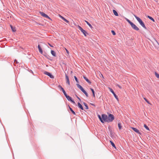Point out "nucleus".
I'll use <instances>...</instances> for the list:
<instances>
[{"label": "nucleus", "mask_w": 159, "mask_h": 159, "mask_svg": "<svg viewBox=\"0 0 159 159\" xmlns=\"http://www.w3.org/2000/svg\"><path fill=\"white\" fill-rule=\"evenodd\" d=\"M134 16L136 18V19H137V21H138V22L139 23V24L145 29H147V28L146 27L144 22H143V21L139 17L135 15H134Z\"/></svg>", "instance_id": "nucleus-1"}, {"label": "nucleus", "mask_w": 159, "mask_h": 159, "mask_svg": "<svg viewBox=\"0 0 159 159\" xmlns=\"http://www.w3.org/2000/svg\"><path fill=\"white\" fill-rule=\"evenodd\" d=\"M101 119L102 120H101L100 121L102 123H103L104 122L108 123L107 116V115L104 114H102Z\"/></svg>", "instance_id": "nucleus-2"}, {"label": "nucleus", "mask_w": 159, "mask_h": 159, "mask_svg": "<svg viewBox=\"0 0 159 159\" xmlns=\"http://www.w3.org/2000/svg\"><path fill=\"white\" fill-rule=\"evenodd\" d=\"M115 117L114 115L111 114H109L107 116L108 123L111 122L114 119Z\"/></svg>", "instance_id": "nucleus-3"}, {"label": "nucleus", "mask_w": 159, "mask_h": 159, "mask_svg": "<svg viewBox=\"0 0 159 159\" xmlns=\"http://www.w3.org/2000/svg\"><path fill=\"white\" fill-rule=\"evenodd\" d=\"M78 27V28L81 31V32L83 33V34H84V35L86 36H87V34H88V33L87 32L84 30L80 26L78 25L77 26Z\"/></svg>", "instance_id": "nucleus-4"}, {"label": "nucleus", "mask_w": 159, "mask_h": 159, "mask_svg": "<svg viewBox=\"0 0 159 159\" xmlns=\"http://www.w3.org/2000/svg\"><path fill=\"white\" fill-rule=\"evenodd\" d=\"M108 89L113 94L115 98H116V99L118 101H119V98H118V96L116 95L114 91L113 90L111 89L109 87Z\"/></svg>", "instance_id": "nucleus-5"}, {"label": "nucleus", "mask_w": 159, "mask_h": 159, "mask_svg": "<svg viewBox=\"0 0 159 159\" xmlns=\"http://www.w3.org/2000/svg\"><path fill=\"white\" fill-rule=\"evenodd\" d=\"M130 25L133 30L136 31H138L139 30V28L133 23H132L131 25Z\"/></svg>", "instance_id": "nucleus-6"}, {"label": "nucleus", "mask_w": 159, "mask_h": 159, "mask_svg": "<svg viewBox=\"0 0 159 159\" xmlns=\"http://www.w3.org/2000/svg\"><path fill=\"white\" fill-rule=\"evenodd\" d=\"M39 13L43 17L48 18L49 19L51 20H52V19L50 18L49 17L48 15H47V14H46L44 12L40 11Z\"/></svg>", "instance_id": "nucleus-7"}, {"label": "nucleus", "mask_w": 159, "mask_h": 159, "mask_svg": "<svg viewBox=\"0 0 159 159\" xmlns=\"http://www.w3.org/2000/svg\"><path fill=\"white\" fill-rule=\"evenodd\" d=\"M44 74L49 76L50 78L53 79L54 78V76L51 73L49 72L45 71L44 72Z\"/></svg>", "instance_id": "nucleus-8"}, {"label": "nucleus", "mask_w": 159, "mask_h": 159, "mask_svg": "<svg viewBox=\"0 0 159 159\" xmlns=\"http://www.w3.org/2000/svg\"><path fill=\"white\" fill-rule=\"evenodd\" d=\"M131 128L134 132L139 134L141 135V133L139 132V130L138 129L134 127H131Z\"/></svg>", "instance_id": "nucleus-9"}, {"label": "nucleus", "mask_w": 159, "mask_h": 159, "mask_svg": "<svg viewBox=\"0 0 159 159\" xmlns=\"http://www.w3.org/2000/svg\"><path fill=\"white\" fill-rule=\"evenodd\" d=\"M38 48L39 49V52L41 54H43V50L42 49V48H41L40 45H38Z\"/></svg>", "instance_id": "nucleus-10"}, {"label": "nucleus", "mask_w": 159, "mask_h": 159, "mask_svg": "<svg viewBox=\"0 0 159 159\" xmlns=\"http://www.w3.org/2000/svg\"><path fill=\"white\" fill-rule=\"evenodd\" d=\"M76 85L77 86V87L80 89L82 92H83L85 90L83 89V87L81 86L79 84H77Z\"/></svg>", "instance_id": "nucleus-11"}, {"label": "nucleus", "mask_w": 159, "mask_h": 159, "mask_svg": "<svg viewBox=\"0 0 159 159\" xmlns=\"http://www.w3.org/2000/svg\"><path fill=\"white\" fill-rule=\"evenodd\" d=\"M59 17L61 18L63 20H64V21H65V22L67 23H68L69 22V21L68 20H67L64 17H63V16H61V15H59Z\"/></svg>", "instance_id": "nucleus-12"}, {"label": "nucleus", "mask_w": 159, "mask_h": 159, "mask_svg": "<svg viewBox=\"0 0 159 159\" xmlns=\"http://www.w3.org/2000/svg\"><path fill=\"white\" fill-rule=\"evenodd\" d=\"M78 107L81 109V110H84V108L82 106V105L79 102H78Z\"/></svg>", "instance_id": "nucleus-13"}, {"label": "nucleus", "mask_w": 159, "mask_h": 159, "mask_svg": "<svg viewBox=\"0 0 159 159\" xmlns=\"http://www.w3.org/2000/svg\"><path fill=\"white\" fill-rule=\"evenodd\" d=\"M83 78L89 84H90L91 83V82L86 76H84Z\"/></svg>", "instance_id": "nucleus-14"}, {"label": "nucleus", "mask_w": 159, "mask_h": 159, "mask_svg": "<svg viewBox=\"0 0 159 159\" xmlns=\"http://www.w3.org/2000/svg\"><path fill=\"white\" fill-rule=\"evenodd\" d=\"M10 27L11 29L13 32H15L16 31V30L15 27H14L13 26L11 25H10Z\"/></svg>", "instance_id": "nucleus-15"}, {"label": "nucleus", "mask_w": 159, "mask_h": 159, "mask_svg": "<svg viewBox=\"0 0 159 159\" xmlns=\"http://www.w3.org/2000/svg\"><path fill=\"white\" fill-rule=\"evenodd\" d=\"M110 143L112 146L115 149H116V148L114 143L111 140L110 141Z\"/></svg>", "instance_id": "nucleus-16"}, {"label": "nucleus", "mask_w": 159, "mask_h": 159, "mask_svg": "<svg viewBox=\"0 0 159 159\" xmlns=\"http://www.w3.org/2000/svg\"><path fill=\"white\" fill-rule=\"evenodd\" d=\"M51 53L53 56L54 57L56 56V52L52 50H51Z\"/></svg>", "instance_id": "nucleus-17"}, {"label": "nucleus", "mask_w": 159, "mask_h": 159, "mask_svg": "<svg viewBox=\"0 0 159 159\" xmlns=\"http://www.w3.org/2000/svg\"><path fill=\"white\" fill-rule=\"evenodd\" d=\"M65 97L69 101H70L72 99V98L69 95H67Z\"/></svg>", "instance_id": "nucleus-18"}, {"label": "nucleus", "mask_w": 159, "mask_h": 159, "mask_svg": "<svg viewBox=\"0 0 159 159\" xmlns=\"http://www.w3.org/2000/svg\"><path fill=\"white\" fill-rule=\"evenodd\" d=\"M47 59H50L49 57H50L46 53H45L44 54L43 53L42 54Z\"/></svg>", "instance_id": "nucleus-19"}, {"label": "nucleus", "mask_w": 159, "mask_h": 159, "mask_svg": "<svg viewBox=\"0 0 159 159\" xmlns=\"http://www.w3.org/2000/svg\"><path fill=\"white\" fill-rule=\"evenodd\" d=\"M113 11L114 15L116 16H118V14L117 11L114 10H113Z\"/></svg>", "instance_id": "nucleus-20"}, {"label": "nucleus", "mask_w": 159, "mask_h": 159, "mask_svg": "<svg viewBox=\"0 0 159 159\" xmlns=\"http://www.w3.org/2000/svg\"><path fill=\"white\" fill-rule=\"evenodd\" d=\"M90 89L92 93L93 97H95V91H94V89L91 88H90Z\"/></svg>", "instance_id": "nucleus-21"}, {"label": "nucleus", "mask_w": 159, "mask_h": 159, "mask_svg": "<svg viewBox=\"0 0 159 159\" xmlns=\"http://www.w3.org/2000/svg\"><path fill=\"white\" fill-rule=\"evenodd\" d=\"M69 108L70 110L71 111V112H72V113L74 115H75V112L72 109V108L70 107V106H69Z\"/></svg>", "instance_id": "nucleus-22"}, {"label": "nucleus", "mask_w": 159, "mask_h": 159, "mask_svg": "<svg viewBox=\"0 0 159 159\" xmlns=\"http://www.w3.org/2000/svg\"><path fill=\"white\" fill-rule=\"evenodd\" d=\"M147 17L150 20H152V21L153 22H154L155 21V20H154V19L152 18V17L149 16H148Z\"/></svg>", "instance_id": "nucleus-23"}, {"label": "nucleus", "mask_w": 159, "mask_h": 159, "mask_svg": "<svg viewBox=\"0 0 159 159\" xmlns=\"http://www.w3.org/2000/svg\"><path fill=\"white\" fill-rule=\"evenodd\" d=\"M85 21L86 22V24L91 28H92L93 27H92V25H91V24L89 23L88 21H86V20H85Z\"/></svg>", "instance_id": "nucleus-24"}, {"label": "nucleus", "mask_w": 159, "mask_h": 159, "mask_svg": "<svg viewBox=\"0 0 159 159\" xmlns=\"http://www.w3.org/2000/svg\"><path fill=\"white\" fill-rule=\"evenodd\" d=\"M125 20L127 21V22L130 25L131 24L133 23L132 22H131L127 18H125Z\"/></svg>", "instance_id": "nucleus-25"}, {"label": "nucleus", "mask_w": 159, "mask_h": 159, "mask_svg": "<svg viewBox=\"0 0 159 159\" xmlns=\"http://www.w3.org/2000/svg\"><path fill=\"white\" fill-rule=\"evenodd\" d=\"M83 104L84 105L85 107V109H88L89 107H88V106L87 105V104L84 102L83 103Z\"/></svg>", "instance_id": "nucleus-26"}, {"label": "nucleus", "mask_w": 159, "mask_h": 159, "mask_svg": "<svg viewBox=\"0 0 159 159\" xmlns=\"http://www.w3.org/2000/svg\"><path fill=\"white\" fill-rule=\"evenodd\" d=\"M118 127L119 129L120 130L122 128V126L121 125V124L120 123H118Z\"/></svg>", "instance_id": "nucleus-27"}, {"label": "nucleus", "mask_w": 159, "mask_h": 159, "mask_svg": "<svg viewBox=\"0 0 159 159\" xmlns=\"http://www.w3.org/2000/svg\"><path fill=\"white\" fill-rule=\"evenodd\" d=\"M144 127L147 130H149V129L148 127L147 126V125L146 124H144Z\"/></svg>", "instance_id": "nucleus-28"}, {"label": "nucleus", "mask_w": 159, "mask_h": 159, "mask_svg": "<svg viewBox=\"0 0 159 159\" xmlns=\"http://www.w3.org/2000/svg\"><path fill=\"white\" fill-rule=\"evenodd\" d=\"M83 92L85 95L87 97H88V94L85 91V90H84V91Z\"/></svg>", "instance_id": "nucleus-29"}, {"label": "nucleus", "mask_w": 159, "mask_h": 159, "mask_svg": "<svg viewBox=\"0 0 159 159\" xmlns=\"http://www.w3.org/2000/svg\"><path fill=\"white\" fill-rule=\"evenodd\" d=\"M155 75L156 77L158 79H159V74L157 73V72H155Z\"/></svg>", "instance_id": "nucleus-30"}, {"label": "nucleus", "mask_w": 159, "mask_h": 159, "mask_svg": "<svg viewBox=\"0 0 159 159\" xmlns=\"http://www.w3.org/2000/svg\"><path fill=\"white\" fill-rule=\"evenodd\" d=\"M144 99L148 104H151V103L150 102L148 101V100L147 98H144Z\"/></svg>", "instance_id": "nucleus-31"}, {"label": "nucleus", "mask_w": 159, "mask_h": 159, "mask_svg": "<svg viewBox=\"0 0 159 159\" xmlns=\"http://www.w3.org/2000/svg\"><path fill=\"white\" fill-rule=\"evenodd\" d=\"M65 76L66 81L69 80L68 76L67 75L66 73H65Z\"/></svg>", "instance_id": "nucleus-32"}, {"label": "nucleus", "mask_w": 159, "mask_h": 159, "mask_svg": "<svg viewBox=\"0 0 159 159\" xmlns=\"http://www.w3.org/2000/svg\"><path fill=\"white\" fill-rule=\"evenodd\" d=\"M74 79L75 80V81L78 83H79V81L77 79V78L76 77V76H74Z\"/></svg>", "instance_id": "nucleus-33"}, {"label": "nucleus", "mask_w": 159, "mask_h": 159, "mask_svg": "<svg viewBox=\"0 0 159 159\" xmlns=\"http://www.w3.org/2000/svg\"><path fill=\"white\" fill-rule=\"evenodd\" d=\"M111 32L113 35H115L116 34V33L114 30H111Z\"/></svg>", "instance_id": "nucleus-34"}, {"label": "nucleus", "mask_w": 159, "mask_h": 159, "mask_svg": "<svg viewBox=\"0 0 159 159\" xmlns=\"http://www.w3.org/2000/svg\"><path fill=\"white\" fill-rule=\"evenodd\" d=\"M108 129L110 132H111V131H112V129L111 128V127L110 126H109L108 127Z\"/></svg>", "instance_id": "nucleus-35"}, {"label": "nucleus", "mask_w": 159, "mask_h": 159, "mask_svg": "<svg viewBox=\"0 0 159 159\" xmlns=\"http://www.w3.org/2000/svg\"><path fill=\"white\" fill-rule=\"evenodd\" d=\"M18 62L17 61V60H16V59H15L14 60V65L15 66V64H17V63H18Z\"/></svg>", "instance_id": "nucleus-36"}, {"label": "nucleus", "mask_w": 159, "mask_h": 159, "mask_svg": "<svg viewBox=\"0 0 159 159\" xmlns=\"http://www.w3.org/2000/svg\"><path fill=\"white\" fill-rule=\"evenodd\" d=\"M110 135L111 137L113 136L114 135V133L112 131L110 132Z\"/></svg>", "instance_id": "nucleus-37"}, {"label": "nucleus", "mask_w": 159, "mask_h": 159, "mask_svg": "<svg viewBox=\"0 0 159 159\" xmlns=\"http://www.w3.org/2000/svg\"><path fill=\"white\" fill-rule=\"evenodd\" d=\"M98 117L99 120H100V121H101V120H102L101 119L102 116H101L99 115H98Z\"/></svg>", "instance_id": "nucleus-38"}, {"label": "nucleus", "mask_w": 159, "mask_h": 159, "mask_svg": "<svg viewBox=\"0 0 159 159\" xmlns=\"http://www.w3.org/2000/svg\"><path fill=\"white\" fill-rule=\"evenodd\" d=\"M58 87L60 89V90H61V89H62L63 88L60 85H58Z\"/></svg>", "instance_id": "nucleus-39"}, {"label": "nucleus", "mask_w": 159, "mask_h": 159, "mask_svg": "<svg viewBox=\"0 0 159 159\" xmlns=\"http://www.w3.org/2000/svg\"><path fill=\"white\" fill-rule=\"evenodd\" d=\"M116 86L118 87L120 89H121L122 88V87L120 85L118 84H117Z\"/></svg>", "instance_id": "nucleus-40"}, {"label": "nucleus", "mask_w": 159, "mask_h": 159, "mask_svg": "<svg viewBox=\"0 0 159 159\" xmlns=\"http://www.w3.org/2000/svg\"><path fill=\"white\" fill-rule=\"evenodd\" d=\"M63 92L65 97L67 95V94L66 93L65 91L64 92Z\"/></svg>", "instance_id": "nucleus-41"}, {"label": "nucleus", "mask_w": 159, "mask_h": 159, "mask_svg": "<svg viewBox=\"0 0 159 159\" xmlns=\"http://www.w3.org/2000/svg\"><path fill=\"white\" fill-rule=\"evenodd\" d=\"M66 83L69 85H70V83L69 80L66 81Z\"/></svg>", "instance_id": "nucleus-42"}, {"label": "nucleus", "mask_w": 159, "mask_h": 159, "mask_svg": "<svg viewBox=\"0 0 159 159\" xmlns=\"http://www.w3.org/2000/svg\"><path fill=\"white\" fill-rule=\"evenodd\" d=\"M71 102H72L73 104H75V102L72 99L70 101Z\"/></svg>", "instance_id": "nucleus-43"}, {"label": "nucleus", "mask_w": 159, "mask_h": 159, "mask_svg": "<svg viewBox=\"0 0 159 159\" xmlns=\"http://www.w3.org/2000/svg\"><path fill=\"white\" fill-rule=\"evenodd\" d=\"M76 97L80 101H81V99L80 98H79L78 96H77V95H76Z\"/></svg>", "instance_id": "nucleus-44"}, {"label": "nucleus", "mask_w": 159, "mask_h": 159, "mask_svg": "<svg viewBox=\"0 0 159 159\" xmlns=\"http://www.w3.org/2000/svg\"><path fill=\"white\" fill-rule=\"evenodd\" d=\"M66 52L68 54H69V51L66 49Z\"/></svg>", "instance_id": "nucleus-45"}, {"label": "nucleus", "mask_w": 159, "mask_h": 159, "mask_svg": "<svg viewBox=\"0 0 159 159\" xmlns=\"http://www.w3.org/2000/svg\"><path fill=\"white\" fill-rule=\"evenodd\" d=\"M61 90L62 91V92L65 91V90H64V89L63 88L61 89Z\"/></svg>", "instance_id": "nucleus-46"}, {"label": "nucleus", "mask_w": 159, "mask_h": 159, "mask_svg": "<svg viewBox=\"0 0 159 159\" xmlns=\"http://www.w3.org/2000/svg\"><path fill=\"white\" fill-rule=\"evenodd\" d=\"M61 90L62 91V92L65 91V90H64V89L63 88L61 89Z\"/></svg>", "instance_id": "nucleus-47"}, {"label": "nucleus", "mask_w": 159, "mask_h": 159, "mask_svg": "<svg viewBox=\"0 0 159 159\" xmlns=\"http://www.w3.org/2000/svg\"><path fill=\"white\" fill-rule=\"evenodd\" d=\"M91 105H92V106H95V105H94V104H93V103H90Z\"/></svg>", "instance_id": "nucleus-48"}, {"label": "nucleus", "mask_w": 159, "mask_h": 159, "mask_svg": "<svg viewBox=\"0 0 159 159\" xmlns=\"http://www.w3.org/2000/svg\"><path fill=\"white\" fill-rule=\"evenodd\" d=\"M48 44H49V45L50 47H53V46H52V45H51L50 44V43H48Z\"/></svg>", "instance_id": "nucleus-49"}, {"label": "nucleus", "mask_w": 159, "mask_h": 159, "mask_svg": "<svg viewBox=\"0 0 159 159\" xmlns=\"http://www.w3.org/2000/svg\"><path fill=\"white\" fill-rule=\"evenodd\" d=\"M30 72L32 73L33 74V72L32 71V70H30Z\"/></svg>", "instance_id": "nucleus-50"}, {"label": "nucleus", "mask_w": 159, "mask_h": 159, "mask_svg": "<svg viewBox=\"0 0 159 159\" xmlns=\"http://www.w3.org/2000/svg\"><path fill=\"white\" fill-rule=\"evenodd\" d=\"M155 41L156 42L158 43V44H159L158 42L156 40H155Z\"/></svg>", "instance_id": "nucleus-51"}]
</instances>
